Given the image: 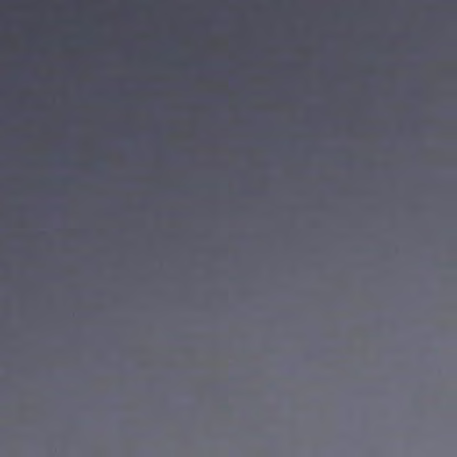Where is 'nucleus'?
<instances>
[{"label":"nucleus","instance_id":"f257e3e1","mask_svg":"<svg viewBox=\"0 0 457 457\" xmlns=\"http://www.w3.org/2000/svg\"><path fill=\"white\" fill-rule=\"evenodd\" d=\"M137 104H140V65H143V47L140 46V40H143V29L140 28V18L143 17V0H137Z\"/></svg>","mask_w":457,"mask_h":457}]
</instances>
